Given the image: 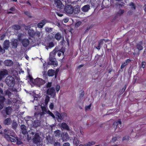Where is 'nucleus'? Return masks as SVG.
Listing matches in <instances>:
<instances>
[{
  "mask_svg": "<svg viewBox=\"0 0 146 146\" xmlns=\"http://www.w3.org/2000/svg\"><path fill=\"white\" fill-rule=\"evenodd\" d=\"M57 49L56 47H55L53 50L50 54L49 60L50 62H51L50 64L51 65L56 66H57L58 65L57 62L56 61L55 57L56 52L58 51V50H57Z\"/></svg>",
  "mask_w": 146,
  "mask_h": 146,
  "instance_id": "f257e3e1",
  "label": "nucleus"
},
{
  "mask_svg": "<svg viewBox=\"0 0 146 146\" xmlns=\"http://www.w3.org/2000/svg\"><path fill=\"white\" fill-rule=\"evenodd\" d=\"M5 82L9 87H13L15 84V79L12 76H9L6 78Z\"/></svg>",
  "mask_w": 146,
  "mask_h": 146,
  "instance_id": "f03ea898",
  "label": "nucleus"
},
{
  "mask_svg": "<svg viewBox=\"0 0 146 146\" xmlns=\"http://www.w3.org/2000/svg\"><path fill=\"white\" fill-rule=\"evenodd\" d=\"M5 132V137L7 139H9L10 137H15L16 134L13 131L9 129H5L4 130Z\"/></svg>",
  "mask_w": 146,
  "mask_h": 146,
  "instance_id": "7ed1b4c3",
  "label": "nucleus"
},
{
  "mask_svg": "<svg viewBox=\"0 0 146 146\" xmlns=\"http://www.w3.org/2000/svg\"><path fill=\"white\" fill-rule=\"evenodd\" d=\"M45 80L39 78H37L34 80L33 83L39 86L44 84L45 83Z\"/></svg>",
  "mask_w": 146,
  "mask_h": 146,
  "instance_id": "20e7f679",
  "label": "nucleus"
},
{
  "mask_svg": "<svg viewBox=\"0 0 146 146\" xmlns=\"http://www.w3.org/2000/svg\"><path fill=\"white\" fill-rule=\"evenodd\" d=\"M64 10L68 14H72L73 11V8L71 5H67L65 7Z\"/></svg>",
  "mask_w": 146,
  "mask_h": 146,
  "instance_id": "39448f33",
  "label": "nucleus"
},
{
  "mask_svg": "<svg viewBox=\"0 0 146 146\" xmlns=\"http://www.w3.org/2000/svg\"><path fill=\"white\" fill-rule=\"evenodd\" d=\"M47 94L51 96H54L55 95V88L52 87L48 88L47 90Z\"/></svg>",
  "mask_w": 146,
  "mask_h": 146,
  "instance_id": "423d86ee",
  "label": "nucleus"
},
{
  "mask_svg": "<svg viewBox=\"0 0 146 146\" xmlns=\"http://www.w3.org/2000/svg\"><path fill=\"white\" fill-rule=\"evenodd\" d=\"M40 137L38 133H36L33 139V141L34 143L38 144L40 141Z\"/></svg>",
  "mask_w": 146,
  "mask_h": 146,
  "instance_id": "0eeeda50",
  "label": "nucleus"
},
{
  "mask_svg": "<svg viewBox=\"0 0 146 146\" xmlns=\"http://www.w3.org/2000/svg\"><path fill=\"white\" fill-rule=\"evenodd\" d=\"M55 4L58 8L62 9L64 6V5L60 0H54Z\"/></svg>",
  "mask_w": 146,
  "mask_h": 146,
  "instance_id": "6e6552de",
  "label": "nucleus"
},
{
  "mask_svg": "<svg viewBox=\"0 0 146 146\" xmlns=\"http://www.w3.org/2000/svg\"><path fill=\"white\" fill-rule=\"evenodd\" d=\"M21 42L23 46L27 47L30 44V41L27 39H23L21 40Z\"/></svg>",
  "mask_w": 146,
  "mask_h": 146,
  "instance_id": "1a4fd4ad",
  "label": "nucleus"
},
{
  "mask_svg": "<svg viewBox=\"0 0 146 146\" xmlns=\"http://www.w3.org/2000/svg\"><path fill=\"white\" fill-rule=\"evenodd\" d=\"M35 31L33 29H30L28 31V34L30 38L32 39H35Z\"/></svg>",
  "mask_w": 146,
  "mask_h": 146,
  "instance_id": "9d476101",
  "label": "nucleus"
},
{
  "mask_svg": "<svg viewBox=\"0 0 146 146\" xmlns=\"http://www.w3.org/2000/svg\"><path fill=\"white\" fill-rule=\"evenodd\" d=\"M11 44L12 48H16L18 44V40L16 39L14 40L11 42Z\"/></svg>",
  "mask_w": 146,
  "mask_h": 146,
  "instance_id": "9b49d317",
  "label": "nucleus"
},
{
  "mask_svg": "<svg viewBox=\"0 0 146 146\" xmlns=\"http://www.w3.org/2000/svg\"><path fill=\"white\" fill-rule=\"evenodd\" d=\"M10 46V42L9 40H6L3 42V47L4 49H8Z\"/></svg>",
  "mask_w": 146,
  "mask_h": 146,
  "instance_id": "f8f14e48",
  "label": "nucleus"
},
{
  "mask_svg": "<svg viewBox=\"0 0 146 146\" xmlns=\"http://www.w3.org/2000/svg\"><path fill=\"white\" fill-rule=\"evenodd\" d=\"M7 71L5 70H4L0 71V80H1L4 78L5 76L7 74Z\"/></svg>",
  "mask_w": 146,
  "mask_h": 146,
  "instance_id": "ddd939ff",
  "label": "nucleus"
},
{
  "mask_svg": "<svg viewBox=\"0 0 146 146\" xmlns=\"http://www.w3.org/2000/svg\"><path fill=\"white\" fill-rule=\"evenodd\" d=\"M21 131L23 134L25 135L27 133V131L26 126L22 124L20 126Z\"/></svg>",
  "mask_w": 146,
  "mask_h": 146,
  "instance_id": "4468645a",
  "label": "nucleus"
},
{
  "mask_svg": "<svg viewBox=\"0 0 146 146\" xmlns=\"http://www.w3.org/2000/svg\"><path fill=\"white\" fill-rule=\"evenodd\" d=\"M73 143L74 145L75 146H78L79 143V140H78L77 136L74 137L73 138Z\"/></svg>",
  "mask_w": 146,
  "mask_h": 146,
  "instance_id": "2eb2a0df",
  "label": "nucleus"
},
{
  "mask_svg": "<svg viewBox=\"0 0 146 146\" xmlns=\"http://www.w3.org/2000/svg\"><path fill=\"white\" fill-rule=\"evenodd\" d=\"M143 42L142 41H140L137 44L136 47L139 50H141L143 49Z\"/></svg>",
  "mask_w": 146,
  "mask_h": 146,
  "instance_id": "dca6fc26",
  "label": "nucleus"
},
{
  "mask_svg": "<svg viewBox=\"0 0 146 146\" xmlns=\"http://www.w3.org/2000/svg\"><path fill=\"white\" fill-rule=\"evenodd\" d=\"M62 139L63 141L66 140L68 138V135L67 133L64 132L61 134Z\"/></svg>",
  "mask_w": 146,
  "mask_h": 146,
  "instance_id": "f3484780",
  "label": "nucleus"
},
{
  "mask_svg": "<svg viewBox=\"0 0 146 146\" xmlns=\"http://www.w3.org/2000/svg\"><path fill=\"white\" fill-rule=\"evenodd\" d=\"M12 122L10 118H8L5 119L3 121V124L5 125H10Z\"/></svg>",
  "mask_w": 146,
  "mask_h": 146,
  "instance_id": "a211bd4d",
  "label": "nucleus"
},
{
  "mask_svg": "<svg viewBox=\"0 0 146 146\" xmlns=\"http://www.w3.org/2000/svg\"><path fill=\"white\" fill-rule=\"evenodd\" d=\"M12 61L10 60H7L4 61L5 65L7 66H11L13 64Z\"/></svg>",
  "mask_w": 146,
  "mask_h": 146,
  "instance_id": "6ab92c4d",
  "label": "nucleus"
},
{
  "mask_svg": "<svg viewBox=\"0 0 146 146\" xmlns=\"http://www.w3.org/2000/svg\"><path fill=\"white\" fill-rule=\"evenodd\" d=\"M55 72L54 70L52 69H49L47 72V74L48 76H52L54 75Z\"/></svg>",
  "mask_w": 146,
  "mask_h": 146,
  "instance_id": "aec40b11",
  "label": "nucleus"
},
{
  "mask_svg": "<svg viewBox=\"0 0 146 146\" xmlns=\"http://www.w3.org/2000/svg\"><path fill=\"white\" fill-rule=\"evenodd\" d=\"M90 9V6L88 5H85L82 8V11L84 12H86Z\"/></svg>",
  "mask_w": 146,
  "mask_h": 146,
  "instance_id": "412c9836",
  "label": "nucleus"
},
{
  "mask_svg": "<svg viewBox=\"0 0 146 146\" xmlns=\"http://www.w3.org/2000/svg\"><path fill=\"white\" fill-rule=\"evenodd\" d=\"M12 110V109L11 107L10 106L7 107L5 109V111L6 114L10 115L11 113Z\"/></svg>",
  "mask_w": 146,
  "mask_h": 146,
  "instance_id": "4be33fe9",
  "label": "nucleus"
},
{
  "mask_svg": "<svg viewBox=\"0 0 146 146\" xmlns=\"http://www.w3.org/2000/svg\"><path fill=\"white\" fill-rule=\"evenodd\" d=\"M61 127L63 129L69 130H70L69 127L68 126L66 123H62L61 124Z\"/></svg>",
  "mask_w": 146,
  "mask_h": 146,
  "instance_id": "5701e85b",
  "label": "nucleus"
},
{
  "mask_svg": "<svg viewBox=\"0 0 146 146\" xmlns=\"http://www.w3.org/2000/svg\"><path fill=\"white\" fill-rule=\"evenodd\" d=\"M45 21V20L44 19L42 20L41 22L39 23L37 25L38 27L40 28H42L46 23Z\"/></svg>",
  "mask_w": 146,
  "mask_h": 146,
  "instance_id": "b1692460",
  "label": "nucleus"
},
{
  "mask_svg": "<svg viewBox=\"0 0 146 146\" xmlns=\"http://www.w3.org/2000/svg\"><path fill=\"white\" fill-rule=\"evenodd\" d=\"M12 29L14 30L18 31L21 29V26L19 25H15L12 26Z\"/></svg>",
  "mask_w": 146,
  "mask_h": 146,
  "instance_id": "393cba45",
  "label": "nucleus"
},
{
  "mask_svg": "<svg viewBox=\"0 0 146 146\" xmlns=\"http://www.w3.org/2000/svg\"><path fill=\"white\" fill-rule=\"evenodd\" d=\"M45 46L51 48L54 46V44L53 42H51L47 43Z\"/></svg>",
  "mask_w": 146,
  "mask_h": 146,
  "instance_id": "a878e982",
  "label": "nucleus"
},
{
  "mask_svg": "<svg viewBox=\"0 0 146 146\" xmlns=\"http://www.w3.org/2000/svg\"><path fill=\"white\" fill-rule=\"evenodd\" d=\"M17 135H16L15 137H10V138L9 139H7L8 141H11V142H13L15 143L16 142V141L17 139Z\"/></svg>",
  "mask_w": 146,
  "mask_h": 146,
  "instance_id": "bb28decb",
  "label": "nucleus"
},
{
  "mask_svg": "<svg viewBox=\"0 0 146 146\" xmlns=\"http://www.w3.org/2000/svg\"><path fill=\"white\" fill-rule=\"evenodd\" d=\"M55 39L58 40H60L62 38L61 35L60 33H56L55 36Z\"/></svg>",
  "mask_w": 146,
  "mask_h": 146,
  "instance_id": "cd10ccee",
  "label": "nucleus"
},
{
  "mask_svg": "<svg viewBox=\"0 0 146 146\" xmlns=\"http://www.w3.org/2000/svg\"><path fill=\"white\" fill-rule=\"evenodd\" d=\"M54 134L55 137H59L61 134V131L59 130H56L54 131Z\"/></svg>",
  "mask_w": 146,
  "mask_h": 146,
  "instance_id": "c85d7f7f",
  "label": "nucleus"
},
{
  "mask_svg": "<svg viewBox=\"0 0 146 146\" xmlns=\"http://www.w3.org/2000/svg\"><path fill=\"white\" fill-rule=\"evenodd\" d=\"M40 32L39 31H36L35 32V39L39 38V37H40Z\"/></svg>",
  "mask_w": 146,
  "mask_h": 146,
  "instance_id": "c756f323",
  "label": "nucleus"
},
{
  "mask_svg": "<svg viewBox=\"0 0 146 146\" xmlns=\"http://www.w3.org/2000/svg\"><path fill=\"white\" fill-rule=\"evenodd\" d=\"M122 122L121 121L120 119H119L118 121H117L116 122H114L113 123V125H116V127L115 128V129H116L117 127V126L118 125L120 124L121 125V124Z\"/></svg>",
  "mask_w": 146,
  "mask_h": 146,
  "instance_id": "7c9ffc66",
  "label": "nucleus"
},
{
  "mask_svg": "<svg viewBox=\"0 0 146 146\" xmlns=\"http://www.w3.org/2000/svg\"><path fill=\"white\" fill-rule=\"evenodd\" d=\"M17 126V124L16 122L13 121L12 123V126L13 128L15 129Z\"/></svg>",
  "mask_w": 146,
  "mask_h": 146,
  "instance_id": "2f4dec72",
  "label": "nucleus"
},
{
  "mask_svg": "<svg viewBox=\"0 0 146 146\" xmlns=\"http://www.w3.org/2000/svg\"><path fill=\"white\" fill-rule=\"evenodd\" d=\"M73 12L75 14L78 13L80 10L79 8L77 7H74V9L73 8Z\"/></svg>",
  "mask_w": 146,
  "mask_h": 146,
  "instance_id": "473e14b6",
  "label": "nucleus"
},
{
  "mask_svg": "<svg viewBox=\"0 0 146 146\" xmlns=\"http://www.w3.org/2000/svg\"><path fill=\"white\" fill-rule=\"evenodd\" d=\"M56 48L57 49V50H58V51L56 53L58 52V56H60L61 55L62 53L63 54H64V52L63 51H62L61 50H59L58 48Z\"/></svg>",
  "mask_w": 146,
  "mask_h": 146,
  "instance_id": "72a5a7b5",
  "label": "nucleus"
},
{
  "mask_svg": "<svg viewBox=\"0 0 146 146\" xmlns=\"http://www.w3.org/2000/svg\"><path fill=\"white\" fill-rule=\"evenodd\" d=\"M45 114H46L45 113L42 111L40 113L35 112V115H40V116H42L43 115H44Z\"/></svg>",
  "mask_w": 146,
  "mask_h": 146,
  "instance_id": "f704fd0d",
  "label": "nucleus"
},
{
  "mask_svg": "<svg viewBox=\"0 0 146 146\" xmlns=\"http://www.w3.org/2000/svg\"><path fill=\"white\" fill-rule=\"evenodd\" d=\"M16 141L17 144L18 145H20L22 143V142L21 139L18 137H17Z\"/></svg>",
  "mask_w": 146,
  "mask_h": 146,
  "instance_id": "c9c22d12",
  "label": "nucleus"
},
{
  "mask_svg": "<svg viewBox=\"0 0 146 146\" xmlns=\"http://www.w3.org/2000/svg\"><path fill=\"white\" fill-rule=\"evenodd\" d=\"M5 100V97L3 96H0V102L3 103L4 102Z\"/></svg>",
  "mask_w": 146,
  "mask_h": 146,
  "instance_id": "e433bc0d",
  "label": "nucleus"
},
{
  "mask_svg": "<svg viewBox=\"0 0 146 146\" xmlns=\"http://www.w3.org/2000/svg\"><path fill=\"white\" fill-rule=\"evenodd\" d=\"M23 36V34L21 33L17 35V38L20 41L22 40V38Z\"/></svg>",
  "mask_w": 146,
  "mask_h": 146,
  "instance_id": "4c0bfd02",
  "label": "nucleus"
},
{
  "mask_svg": "<svg viewBox=\"0 0 146 146\" xmlns=\"http://www.w3.org/2000/svg\"><path fill=\"white\" fill-rule=\"evenodd\" d=\"M127 65V64H126V63L125 62H123L121 64V66L120 69H123V68H124L125 66Z\"/></svg>",
  "mask_w": 146,
  "mask_h": 146,
  "instance_id": "58836bf2",
  "label": "nucleus"
},
{
  "mask_svg": "<svg viewBox=\"0 0 146 146\" xmlns=\"http://www.w3.org/2000/svg\"><path fill=\"white\" fill-rule=\"evenodd\" d=\"M41 110L42 112H44L46 113L47 112L46 109L45 107V106H41Z\"/></svg>",
  "mask_w": 146,
  "mask_h": 146,
  "instance_id": "ea45409f",
  "label": "nucleus"
},
{
  "mask_svg": "<svg viewBox=\"0 0 146 146\" xmlns=\"http://www.w3.org/2000/svg\"><path fill=\"white\" fill-rule=\"evenodd\" d=\"M32 117L31 116H26L25 118V119L27 122L29 121Z\"/></svg>",
  "mask_w": 146,
  "mask_h": 146,
  "instance_id": "a19ab883",
  "label": "nucleus"
},
{
  "mask_svg": "<svg viewBox=\"0 0 146 146\" xmlns=\"http://www.w3.org/2000/svg\"><path fill=\"white\" fill-rule=\"evenodd\" d=\"M81 24L82 22L81 21H78L75 24V27H79Z\"/></svg>",
  "mask_w": 146,
  "mask_h": 146,
  "instance_id": "79ce46f5",
  "label": "nucleus"
},
{
  "mask_svg": "<svg viewBox=\"0 0 146 146\" xmlns=\"http://www.w3.org/2000/svg\"><path fill=\"white\" fill-rule=\"evenodd\" d=\"M5 94L6 95H7L9 97L10 96L11 94V93L9 90H7L5 92Z\"/></svg>",
  "mask_w": 146,
  "mask_h": 146,
  "instance_id": "37998d69",
  "label": "nucleus"
},
{
  "mask_svg": "<svg viewBox=\"0 0 146 146\" xmlns=\"http://www.w3.org/2000/svg\"><path fill=\"white\" fill-rule=\"evenodd\" d=\"M129 5L130 6L132 7V8H133L134 10L135 9L136 7L133 3H131Z\"/></svg>",
  "mask_w": 146,
  "mask_h": 146,
  "instance_id": "c03bdc74",
  "label": "nucleus"
},
{
  "mask_svg": "<svg viewBox=\"0 0 146 146\" xmlns=\"http://www.w3.org/2000/svg\"><path fill=\"white\" fill-rule=\"evenodd\" d=\"M50 100V98L49 96H47L45 99V102L46 104L48 103Z\"/></svg>",
  "mask_w": 146,
  "mask_h": 146,
  "instance_id": "a18cd8bd",
  "label": "nucleus"
},
{
  "mask_svg": "<svg viewBox=\"0 0 146 146\" xmlns=\"http://www.w3.org/2000/svg\"><path fill=\"white\" fill-rule=\"evenodd\" d=\"M54 146H62V144L58 142H55L54 144Z\"/></svg>",
  "mask_w": 146,
  "mask_h": 146,
  "instance_id": "49530a36",
  "label": "nucleus"
},
{
  "mask_svg": "<svg viewBox=\"0 0 146 146\" xmlns=\"http://www.w3.org/2000/svg\"><path fill=\"white\" fill-rule=\"evenodd\" d=\"M146 66V62L145 61H142L141 62V67L144 68Z\"/></svg>",
  "mask_w": 146,
  "mask_h": 146,
  "instance_id": "de8ad7c7",
  "label": "nucleus"
},
{
  "mask_svg": "<svg viewBox=\"0 0 146 146\" xmlns=\"http://www.w3.org/2000/svg\"><path fill=\"white\" fill-rule=\"evenodd\" d=\"M56 116L57 117V118L58 119H59L60 120H62L63 119V118L62 117V116L60 114V113H58L57 115Z\"/></svg>",
  "mask_w": 146,
  "mask_h": 146,
  "instance_id": "09e8293b",
  "label": "nucleus"
},
{
  "mask_svg": "<svg viewBox=\"0 0 146 146\" xmlns=\"http://www.w3.org/2000/svg\"><path fill=\"white\" fill-rule=\"evenodd\" d=\"M52 86V82H48L46 84V87L47 88H50Z\"/></svg>",
  "mask_w": 146,
  "mask_h": 146,
  "instance_id": "8fccbe9b",
  "label": "nucleus"
},
{
  "mask_svg": "<svg viewBox=\"0 0 146 146\" xmlns=\"http://www.w3.org/2000/svg\"><path fill=\"white\" fill-rule=\"evenodd\" d=\"M47 113L53 117H54V116L53 114L49 110H48Z\"/></svg>",
  "mask_w": 146,
  "mask_h": 146,
  "instance_id": "3c124183",
  "label": "nucleus"
},
{
  "mask_svg": "<svg viewBox=\"0 0 146 146\" xmlns=\"http://www.w3.org/2000/svg\"><path fill=\"white\" fill-rule=\"evenodd\" d=\"M100 57L101 56L100 55L97 54L95 56V59L96 60L98 61Z\"/></svg>",
  "mask_w": 146,
  "mask_h": 146,
  "instance_id": "603ef678",
  "label": "nucleus"
},
{
  "mask_svg": "<svg viewBox=\"0 0 146 146\" xmlns=\"http://www.w3.org/2000/svg\"><path fill=\"white\" fill-rule=\"evenodd\" d=\"M101 42L100 41V42H98V44L97 46L96 47V48L98 50H100L101 48L100 44Z\"/></svg>",
  "mask_w": 146,
  "mask_h": 146,
  "instance_id": "864d4df0",
  "label": "nucleus"
},
{
  "mask_svg": "<svg viewBox=\"0 0 146 146\" xmlns=\"http://www.w3.org/2000/svg\"><path fill=\"white\" fill-rule=\"evenodd\" d=\"M60 88V86L58 84H57L56 87V91L58 92Z\"/></svg>",
  "mask_w": 146,
  "mask_h": 146,
  "instance_id": "5fc2aeb1",
  "label": "nucleus"
},
{
  "mask_svg": "<svg viewBox=\"0 0 146 146\" xmlns=\"http://www.w3.org/2000/svg\"><path fill=\"white\" fill-rule=\"evenodd\" d=\"M54 107V104L52 103H51L49 105V108L51 109H53Z\"/></svg>",
  "mask_w": 146,
  "mask_h": 146,
  "instance_id": "6e6d98bb",
  "label": "nucleus"
},
{
  "mask_svg": "<svg viewBox=\"0 0 146 146\" xmlns=\"http://www.w3.org/2000/svg\"><path fill=\"white\" fill-rule=\"evenodd\" d=\"M29 80L31 82H33V78L32 76H31V75H29Z\"/></svg>",
  "mask_w": 146,
  "mask_h": 146,
  "instance_id": "4d7b16f0",
  "label": "nucleus"
},
{
  "mask_svg": "<svg viewBox=\"0 0 146 146\" xmlns=\"http://www.w3.org/2000/svg\"><path fill=\"white\" fill-rule=\"evenodd\" d=\"M0 52H1L2 54L5 53V50L3 49L0 46Z\"/></svg>",
  "mask_w": 146,
  "mask_h": 146,
  "instance_id": "13d9d810",
  "label": "nucleus"
},
{
  "mask_svg": "<svg viewBox=\"0 0 146 146\" xmlns=\"http://www.w3.org/2000/svg\"><path fill=\"white\" fill-rule=\"evenodd\" d=\"M117 138L116 137H113L112 138V142L113 143L115 142L117 140Z\"/></svg>",
  "mask_w": 146,
  "mask_h": 146,
  "instance_id": "bf43d9fd",
  "label": "nucleus"
},
{
  "mask_svg": "<svg viewBox=\"0 0 146 146\" xmlns=\"http://www.w3.org/2000/svg\"><path fill=\"white\" fill-rule=\"evenodd\" d=\"M131 61V60L130 59H126L125 60V62L126 63V64L127 65L128 64H129L130 62Z\"/></svg>",
  "mask_w": 146,
  "mask_h": 146,
  "instance_id": "052dcab7",
  "label": "nucleus"
},
{
  "mask_svg": "<svg viewBox=\"0 0 146 146\" xmlns=\"http://www.w3.org/2000/svg\"><path fill=\"white\" fill-rule=\"evenodd\" d=\"M16 10L15 7H12L10 8L9 10L12 11H14Z\"/></svg>",
  "mask_w": 146,
  "mask_h": 146,
  "instance_id": "680f3d73",
  "label": "nucleus"
},
{
  "mask_svg": "<svg viewBox=\"0 0 146 146\" xmlns=\"http://www.w3.org/2000/svg\"><path fill=\"white\" fill-rule=\"evenodd\" d=\"M63 146H70V145L69 143H65L63 144Z\"/></svg>",
  "mask_w": 146,
  "mask_h": 146,
  "instance_id": "e2e57ef3",
  "label": "nucleus"
},
{
  "mask_svg": "<svg viewBox=\"0 0 146 146\" xmlns=\"http://www.w3.org/2000/svg\"><path fill=\"white\" fill-rule=\"evenodd\" d=\"M91 145L90 142H88L87 143L84 144V146H91Z\"/></svg>",
  "mask_w": 146,
  "mask_h": 146,
  "instance_id": "0e129e2a",
  "label": "nucleus"
},
{
  "mask_svg": "<svg viewBox=\"0 0 146 146\" xmlns=\"http://www.w3.org/2000/svg\"><path fill=\"white\" fill-rule=\"evenodd\" d=\"M3 106L4 105L3 103L0 102V110L3 108Z\"/></svg>",
  "mask_w": 146,
  "mask_h": 146,
  "instance_id": "69168bd1",
  "label": "nucleus"
},
{
  "mask_svg": "<svg viewBox=\"0 0 146 146\" xmlns=\"http://www.w3.org/2000/svg\"><path fill=\"white\" fill-rule=\"evenodd\" d=\"M113 70V68L112 67H111V68H109V69L108 70V73H111V72H112V71Z\"/></svg>",
  "mask_w": 146,
  "mask_h": 146,
  "instance_id": "338daca9",
  "label": "nucleus"
},
{
  "mask_svg": "<svg viewBox=\"0 0 146 146\" xmlns=\"http://www.w3.org/2000/svg\"><path fill=\"white\" fill-rule=\"evenodd\" d=\"M124 12V11L123 10H120L118 13H119L120 15H122L123 14Z\"/></svg>",
  "mask_w": 146,
  "mask_h": 146,
  "instance_id": "774afa93",
  "label": "nucleus"
}]
</instances>
